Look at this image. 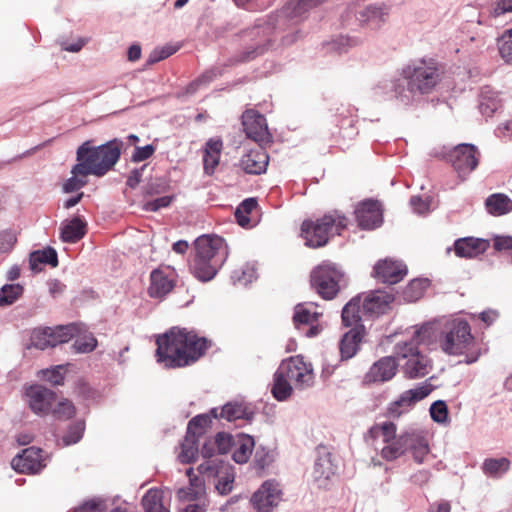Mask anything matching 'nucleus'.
<instances>
[{
  "label": "nucleus",
  "mask_w": 512,
  "mask_h": 512,
  "mask_svg": "<svg viewBox=\"0 0 512 512\" xmlns=\"http://www.w3.org/2000/svg\"><path fill=\"white\" fill-rule=\"evenodd\" d=\"M363 316L360 296L352 298L342 309V321L345 326L359 327Z\"/></svg>",
  "instance_id": "39"
},
{
  "label": "nucleus",
  "mask_w": 512,
  "mask_h": 512,
  "mask_svg": "<svg viewBox=\"0 0 512 512\" xmlns=\"http://www.w3.org/2000/svg\"><path fill=\"white\" fill-rule=\"evenodd\" d=\"M24 292L21 284H5L0 288V307L14 304Z\"/></svg>",
  "instance_id": "46"
},
{
  "label": "nucleus",
  "mask_w": 512,
  "mask_h": 512,
  "mask_svg": "<svg viewBox=\"0 0 512 512\" xmlns=\"http://www.w3.org/2000/svg\"><path fill=\"white\" fill-rule=\"evenodd\" d=\"M157 362L165 368H177L197 361L207 349V340L185 328H172L156 340Z\"/></svg>",
  "instance_id": "3"
},
{
  "label": "nucleus",
  "mask_w": 512,
  "mask_h": 512,
  "mask_svg": "<svg viewBox=\"0 0 512 512\" xmlns=\"http://www.w3.org/2000/svg\"><path fill=\"white\" fill-rule=\"evenodd\" d=\"M430 416L432 420L439 424L448 422V408L444 401L437 400L430 406Z\"/></svg>",
  "instance_id": "58"
},
{
  "label": "nucleus",
  "mask_w": 512,
  "mask_h": 512,
  "mask_svg": "<svg viewBox=\"0 0 512 512\" xmlns=\"http://www.w3.org/2000/svg\"><path fill=\"white\" fill-rule=\"evenodd\" d=\"M282 489L280 484L269 479L253 493L250 502L254 512H273L282 501Z\"/></svg>",
  "instance_id": "13"
},
{
  "label": "nucleus",
  "mask_w": 512,
  "mask_h": 512,
  "mask_svg": "<svg viewBox=\"0 0 512 512\" xmlns=\"http://www.w3.org/2000/svg\"><path fill=\"white\" fill-rule=\"evenodd\" d=\"M11 466L20 473L40 472L46 466L42 449L36 447L24 449L21 454L12 459Z\"/></svg>",
  "instance_id": "16"
},
{
  "label": "nucleus",
  "mask_w": 512,
  "mask_h": 512,
  "mask_svg": "<svg viewBox=\"0 0 512 512\" xmlns=\"http://www.w3.org/2000/svg\"><path fill=\"white\" fill-rule=\"evenodd\" d=\"M276 452L273 449L262 445L256 448L253 463L256 469L264 470L268 468L275 460Z\"/></svg>",
  "instance_id": "48"
},
{
  "label": "nucleus",
  "mask_w": 512,
  "mask_h": 512,
  "mask_svg": "<svg viewBox=\"0 0 512 512\" xmlns=\"http://www.w3.org/2000/svg\"><path fill=\"white\" fill-rule=\"evenodd\" d=\"M510 467V461L505 458H488L482 464L483 473L489 477H500L505 474Z\"/></svg>",
  "instance_id": "42"
},
{
  "label": "nucleus",
  "mask_w": 512,
  "mask_h": 512,
  "mask_svg": "<svg viewBox=\"0 0 512 512\" xmlns=\"http://www.w3.org/2000/svg\"><path fill=\"white\" fill-rule=\"evenodd\" d=\"M123 145L118 138L98 146H93L91 140L83 142L76 150L77 169L96 177L105 176L119 161Z\"/></svg>",
  "instance_id": "6"
},
{
  "label": "nucleus",
  "mask_w": 512,
  "mask_h": 512,
  "mask_svg": "<svg viewBox=\"0 0 512 512\" xmlns=\"http://www.w3.org/2000/svg\"><path fill=\"white\" fill-rule=\"evenodd\" d=\"M75 412V406L67 399L60 401L52 410L53 416L59 420L70 419L75 415Z\"/></svg>",
  "instance_id": "60"
},
{
  "label": "nucleus",
  "mask_w": 512,
  "mask_h": 512,
  "mask_svg": "<svg viewBox=\"0 0 512 512\" xmlns=\"http://www.w3.org/2000/svg\"><path fill=\"white\" fill-rule=\"evenodd\" d=\"M369 433L372 438H381L384 444L398 437L397 426L390 421L375 424L370 428Z\"/></svg>",
  "instance_id": "43"
},
{
  "label": "nucleus",
  "mask_w": 512,
  "mask_h": 512,
  "mask_svg": "<svg viewBox=\"0 0 512 512\" xmlns=\"http://www.w3.org/2000/svg\"><path fill=\"white\" fill-rule=\"evenodd\" d=\"M429 282L427 279L412 280L403 292V297L408 302H415L422 297Z\"/></svg>",
  "instance_id": "49"
},
{
  "label": "nucleus",
  "mask_w": 512,
  "mask_h": 512,
  "mask_svg": "<svg viewBox=\"0 0 512 512\" xmlns=\"http://www.w3.org/2000/svg\"><path fill=\"white\" fill-rule=\"evenodd\" d=\"M235 441V435H231L225 432H219L214 437V444H216L218 454H226L232 451L233 444Z\"/></svg>",
  "instance_id": "59"
},
{
  "label": "nucleus",
  "mask_w": 512,
  "mask_h": 512,
  "mask_svg": "<svg viewBox=\"0 0 512 512\" xmlns=\"http://www.w3.org/2000/svg\"><path fill=\"white\" fill-rule=\"evenodd\" d=\"M78 332L76 324L57 326L54 328H36L30 336V345L37 349H47L70 341Z\"/></svg>",
  "instance_id": "10"
},
{
  "label": "nucleus",
  "mask_w": 512,
  "mask_h": 512,
  "mask_svg": "<svg viewBox=\"0 0 512 512\" xmlns=\"http://www.w3.org/2000/svg\"><path fill=\"white\" fill-rule=\"evenodd\" d=\"M256 278V269L252 264H246L242 268L234 270L231 275L233 283L241 286H247Z\"/></svg>",
  "instance_id": "50"
},
{
  "label": "nucleus",
  "mask_w": 512,
  "mask_h": 512,
  "mask_svg": "<svg viewBox=\"0 0 512 512\" xmlns=\"http://www.w3.org/2000/svg\"><path fill=\"white\" fill-rule=\"evenodd\" d=\"M269 157L262 148H256L248 151L240 159V167L247 174H261L267 169Z\"/></svg>",
  "instance_id": "28"
},
{
  "label": "nucleus",
  "mask_w": 512,
  "mask_h": 512,
  "mask_svg": "<svg viewBox=\"0 0 512 512\" xmlns=\"http://www.w3.org/2000/svg\"><path fill=\"white\" fill-rule=\"evenodd\" d=\"M211 414L213 415V418H221L229 422H233L238 419L250 420L252 418V412L249 411L246 406L237 402H229L225 404L220 409V412H218V408H213L211 410Z\"/></svg>",
  "instance_id": "33"
},
{
  "label": "nucleus",
  "mask_w": 512,
  "mask_h": 512,
  "mask_svg": "<svg viewBox=\"0 0 512 512\" xmlns=\"http://www.w3.org/2000/svg\"><path fill=\"white\" fill-rule=\"evenodd\" d=\"M195 255L203 256L210 262L221 260V266L228 258L229 250L227 243L220 236L202 235L195 240Z\"/></svg>",
  "instance_id": "15"
},
{
  "label": "nucleus",
  "mask_w": 512,
  "mask_h": 512,
  "mask_svg": "<svg viewBox=\"0 0 512 512\" xmlns=\"http://www.w3.org/2000/svg\"><path fill=\"white\" fill-rule=\"evenodd\" d=\"M85 424L83 421H78L71 425L67 433L63 436L62 442L64 446H69L77 443L83 436Z\"/></svg>",
  "instance_id": "57"
},
{
  "label": "nucleus",
  "mask_w": 512,
  "mask_h": 512,
  "mask_svg": "<svg viewBox=\"0 0 512 512\" xmlns=\"http://www.w3.org/2000/svg\"><path fill=\"white\" fill-rule=\"evenodd\" d=\"M221 260L222 259L210 262L204 259L203 256L194 255L190 263V271L198 280L202 282L210 281L222 267Z\"/></svg>",
  "instance_id": "31"
},
{
  "label": "nucleus",
  "mask_w": 512,
  "mask_h": 512,
  "mask_svg": "<svg viewBox=\"0 0 512 512\" xmlns=\"http://www.w3.org/2000/svg\"><path fill=\"white\" fill-rule=\"evenodd\" d=\"M458 176L464 180L478 166L479 151L473 144L456 145L447 155Z\"/></svg>",
  "instance_id": "12"
},
{
  "label": "nucleus",
  "mask_w": 512,
  "mask_h": 512,
  "mask_svg": "<svg viewBox=\"0 0 512 512\" xmlns=\"http://www.w3.org/2000/svg\"><path fill=\"white\" fill-rule=\"evenodd\" d=\"M335 469L329 453L320 455L314 463L312 481L320 489H326L330 485Z\"/></svg>",
  "instance_id": "26"
},
{
  "label": "nucleus",
  "mask_w": 512,
  "mask_h": 512,
  "mask_svg": "<svg viewBox=\"0 0 512 512\" xmlns=\"http://www.w3.org/2000/svg\"><path fill=\"white\" fill-rule=\"evenodd\" d=\"M489 247V242L481 238L466 237L455 241L454 250L457 256L475 258L483 254Z\"/></svg>",
  "instance_id": "30"
},
{
  "label": "nucleus",
  "mask_w": 512,
  "mask_h": 512,
  "mask_svg": "<svg viewBox=\"0 0 512 512\" xmlns=\"http://www.w3.org/2000/svg\"><path fill=\"white\" fill-rule=\"evenodd\" d=\"M218 481L215 485L216 490L221 495L229 494L233 489V482L235 479L234 472L228 466H225L224 470L217 475Z\"/></svg>",
  "instance_id": "53"
},
{
  "label": "nucleus",
  "mask_w": 512,
  "mask_h": 512,
  "mask_svg": "<svg viewBox=\"0 0 512 512\" xmlns=\"http://www.w3.org/2000/svg\"><path fill=\"white\" fill-rule=\"evenodd\" d=\"M315 383L314 368L302 355L283 360L274 374L272 394L278 401L288 399L293 389L305 390Z\"/></svg>",
  "instance_id": "5"
},
{
  "label": "nucleus",
  "mask_w": 512,
  "mask_h": 512,
  "mask_svg": "<svg viewBox=\"0 0 512 512\" xmlns=\"http://www.w3.org/2000/svg\"><path fill=\"white\" fill-rule=\"evenodd\" d=\"M432 390L431 384L424 383L403 392L397 400L388 405L386 416L389 418H399L402 414L409 411L415 403L427 397Z\"/></svg>",
  "instance_id": "14"
},
{
  "label": "nucleus",
  "mask_w": 512,
  "mask_h": 512,
  "mask_svg": "<svg viewBox=\"0 0 512 512\" xmlns=\"http://www.w3.org/2000/svg\"><path fill=\"white\" fill-rule=\"evenodd\" d=\"M405 452L410 451L414 461L418 464L424 462L430 452L429 442L424 430L410 427L403 431Z\"/></svg>",
  "instance_id": "17"
},
{
  "label": "nucleus",
  "mask_w": 512,
  "mask_h": 512,
  "mask_svg": "<svg viewBox=\"0 0 512 512\" xmlns=\"http://www.w3.org/2000/svg\"><path fill=\"white\" fill-rule=\"evenodd\" d=\"M398 366L399 364L394 357H382L370 367L364 376V382L366 384L387 382L396 375Z\"/></svg>",
  "instance_id": "20"
},
{
  "label": "nucleus",
  "mask_w": 512,
  "mask_h": 512,
  "mask_svg": "<svg viewBox=\"0 0 512 512\" xmlns=\"http://www.w3.org/2000/svg\"><path fill=\"white\" fill-rule=\"evenodd\" d=\"M431 197L412 196L410 206L416 214L423 215L431 210Z\"/></svg>",
  "instance_id": "64"
},
{
  "label": "nucleus",
  "mask_w": 512,
  "mask_h": 512,
  "mask_svg": "<svg viewBox=\"0 0 512 512\" xmlns=\"http://www.w3.org/2000/svg\"><path fill=\"white\" fill-rule=\"evenodd\" d=\"M255 447L254 438L248 434H235V441L232 449V459L238 464H245L249 461Z\"/></svg>",
  "instance_id": "32"
},
{
  "label": "nucleus",
  "mask_w": 512,
  "mask_h": 512,
  "mask_svg": "<svg viewBox=\"0 0 512 512\" xmlns=\"http://www.w3.org/2000/svg\"><path fill=\"white\" fill-rule=\"evenodd\" d=\"M220 74V70L217 68H212L210 70L205 71L202 75H200L195 81L189 84L187 87V93H194L197 89L202 86L213 81Z\"/></svg>",
  "instance_id": "61"
},
{
  "label": "nucleus",
  "mask_w": 512,
  "mask_h": 512,
  "mask_svg": "<svg viewBox=\"0 0 512 512\" xmlns=\"http://www.w3.org/2000/svg\"><path fill=\"white\" fill-rule=\"evenodd\" d=\"M432 326L424 324L415 327L411 342L399 343L395 347V353L403 364V371L408 378L424 377L430 371L429 359L418 351L417 344L424 343L431 335Z\"/></svg>",
  "instance_id": "7"
},
{
  "label": "nucleus",
  "mask_w": 512,
  "mask_h": 512,
  "mask_svg": "<svg viewBox=\"0 0 512 512\" xmlns=\"http://www.w3.org/2000/svg\"><path fill=\"white\" fill-rule=\"evenodd\" d=\"M346 225L344 215L337 211L329 212L316 221L305 220L301 225V237L310 248L322 247L331 236L339 235Z\"/></svg>",
  "instance_id": "8"
},
{
  "label": "nucleus",
  "mask_w": 512,
  "mask_h": 512,
  "mask_svg": "<svg viewBox=\"0 0 512 512\" xmlns=\"http://www.w3.org/2000/svg\"><path fill=\"white\" fill-rule=\"evenodd\" d=\"M323 313L313 302L300 303L294 308L293 323L295 328L308 338L318 336L323 330L320 318Z\"/></svg>",
  "instance_id": "11"
},
{
  "label": "nucleus",
  "mask_w": 512,
  "mask_h": 512,
  "mask_svg": "<svg viewBox=\"0 0 512 512\" xmlns=\"http://www.w3.org/2000/svg\"><path fill=\"white\" fill-rule=\"evenodd\" d=\"M389 14L390 6L387 4H371L358 11L357 19L361 25L377 30L388 20Z\"/></svg>",
  "instance_id": "23"
},
{
  "label": "nucleus",
  "mask_w": 512,
  "mask_h": 512,
  "mask_svg": "<svg viewBox=\"0 0 512 512\" xmlns=\"http://www.w3.org/2000/svg\"><path fill=\"white\" fill-rule=\"evenodd\" d=\"M145 512H170L164 502V491L158 488L149 489L142 498Z\"/></svg>",
  "instance_id": "37"
},
{
  "label": "nucleus",
  "mask_w": 512,
  "mask_h": 512,
  "mask_svg": "<svg viewBox=\"0 0 512 512\" xmlns=\"http://www.w3.org/2000/svg\"><path fill=\"white\" fill-rule=\"evenodd\" d=\"M65 366L58 365L52 368L43 369L39 372L41 379L52 385H62L64 383Z\"/></svg>",
  "instance_id": "56"
},
{
  "label": "nucleus",
  "mask_w": 512,
  "mask_h": 512,
  "mask_svg": "<svg viewBox=\"0 0 512 512\" xmlns=\"http://www.w3.org/2000/svg\"><path fill=\"white\" fill-rule=\"evenodd\" d=\"M497 46L501 58L508 64H512V28L506 30L497 40Z\"/></svg>",
  "instance_id": "51"
},
{
  "label": "nucleus",
  "mask_w": 512,
  "mask_h": 512,
  "mask_svg": "<svg viewBox=\"0 0 512 512\" xmlns=\"http://www.w3.org/2000/svg\"><path fill=\"white\" fill-rule=\"evenodd\" d=\"M78 163L72 166L71 169V177H69L62 185V190L64 193H73L81 188H83L87 184V177L89 176L88 172L84 169H77Z\"/></svg>",
  "instance_id": "41"
},
{
  "label": "nucleus",
  "mask_w": 512,
  "mask_h": 512,
  "mask_svg": "<svg viewBox=\"0 0 512 512\" xmlns=\"http://www.w3.org/2000/svg\"><path fill=\"white\" fill-rule=\"evenodd\" d=\"M407 274L406 265L392 259L380 260L374 267V277L383 283L396 284Z\"/></svg>",
  "instance_id": "21"
},
{
  "label": "nucleus",
  "mask_w": 512,
  "mask_h": 512,
  "mask_svg": "<svg viewBox=\"0 0 512 512\" xmlns=\"http://www.w3.org/2000/svg\"><path fill=\"white\" fill-rule=\"evenodd\" d=\"M362 330L354 327L345 333L340 341V355L342 359H350L357 353L362 341Z\"/></svg>",
  "instance_id": "34"
},
{
  "label": "nucleus",
  "mask_w": 512,
  "mask_h": 512,
  "mask_svg": "<svg viewBox=\"0 0 512 512\" xmlns=\"http://www.w3.org/2000/svg\"><path fill=\"white\" fill-rule=\"evenodd\" d=\"M326 0H290L282 9L279 14L283 15L281 21L284 22V17L294 23H299L308 17L309 12L325 2Z\"/></svg>",
  "instance_id": "25"
},
{
  "label": "nucleus",
  "mask_w": 512,
  "mask_h": 512,
  "mask_svg": "<svg viewBox=\"0 0 512 512\" xmlns=\"http://www.w3.org/2000/svg\"><path fill=\"white\" fill-rule=\"evenodd\" d=\"M393 297L383 291H372L368 293L361 302L362 312L365 317L374 318L385 313Z\"/></svg>",
  "instance_id": "24"
},
{
  "label": "nucleus",
  "mask_w": 512,
  "mask_h": 512,
  "mask_svg": "<svg viewBox=\"0 0 512 512\" xmlns=\"http://www.w3.org/2000/svg\"><path fill=\"white\" fill-rule=\"evenodd\" d=\"M440 81L438 62L431 57H422L409 61L397 75L378 81L373 91L375 96L411 106L431 94Z\"/></svg>",
  "instance_id": "1"
},
{
  "label": "nucleus",
  "mask_w": 512,
  "mask_h": 512,
  "mask_svg": "<svg viewBox=\"0 0 512 512\" xmlns=\"http://www.w3.org/2000/svg\"><path fill=\"white\" fill-rule=\"evenodd\" d=\"M189 477V487L187 491L181 489L179 491L180 497H189L190 499H198L205 494V478L194 474L193 468H189L186 471Z\"/></svg>",
  "instance_id": "40"
},
{
  "label": "nucleus",
  "mask_w": 512,
  "mask_h": 512,
  "mask_svg": "<svg viewBox=\"0 0 512 512\" xmlns=\"http://www.w3.org/2000/svg\"><path fill=\"white\" fill-rule=\"evenodd\" d=\"M403 432L391 442L385 443L381 449V456L387 461H393L405 453Z\"/></svg>",
  "instance_id": "45"
},
{
  "label": "nucleus",
  "mask_w": 512,
  "mask_h": 512,
  "mask_svg": "<svg viewBox=\"0 0 512 512\" xmlns=\"http://www.w3.org/2000/svg\"><path fill=\"white\" fill-rule=\"evenodd\" d=\"M355 215L358 225L365 230L378 228L383 222L381 205L377 201L368 200L360 203Z\"/></svg>",
  "instance_id": "19"
},
{
  "label": "nucleus",
  "mask_w": 512,
  "mask_h": 512,
  "mask_svg": "<svg viewBox=\"0 0 512 512\" xmlns=\"http://www.w3.org/2000/svg\"><path fill=\"white\" fill-rule=\"evenodd\" d=\"M78 332L76 334L77 338L74 341L73 349L76 353H89L93 351L97 346V340L92 334H87L83 336H78L80 333V328L77 326ZM75 337V335L73 336Z\"/></svg>",
  "instance_id": "55"
},
{
  "label": "nucleus",
  "mask_w": 512,
  "mask_h": 512,
  "mask_svg": "<svg viewBox=\"0 0 512 512\" xmlns=\"http://www.w3.org/2000/svg\"><path fill=\"white\" fill-rule=\"evenodd\" d=\"M360 40L350 36H339L326 43L325 47L328 52L338 54L346 53L350 48L357 46Z\"/></svg>",
  "instance_id": "47"
},
{
  "label": "nucleus",
  "mask_w": 512,
  "mask_h": 512,
  "mask_svg": "<svg viewBox=\"0 0 512 512\" xmlns=\"http://www.w3.org/2000/svg\"><path fill=\"white\" fill-rule=\"evenodd\" d=\"M279 13L270 14L258 19L254 26L245 32V38L250 41L247 50L244 52L242 60L249 61L258 55H261L273 43L279 39L283 47L296 43L303 37V32L295 26L296 23L284 17Z\"/></svg>",
  "instance_id": "2"
},
{
  "label": "nucleus",
  "mask_w": 512,
  "mask_h": 512,
  "mask_svg": "<svg viewBox=\"0 0 512 512\" xmlns=\"http://www.w3.org/2000/svg\"><path fill=\"white\" fill-rule=\"evenodd\" d=\"M311 285L323 299L331 300L347 285V280L338 265L325 261L311 272Z\"/></svg>",
  "instance_id": "9"
},
{
  "label": "nucleus",
  "mask_w": 512,
  "mask_h": 512,
  "mask_svg": "<svg viewBox=\"0 0 512 512\" xmlns=\"http://www.w3.org/2000/svg\"><path fill=\"white\" fill-rule=\"evenodd\" d=\"M211 421V417L207 414L197 415L189 421L187 433L196 436L198 439L211 424Z\"/></svg>",
  "instance_id": "54"
},
{
  "label": "nucleus",
  "mask_w": 512,
  "mask_h": 512,
  "mask_svg": "<svg viewBox=\"0 0 512 512\" xmlns=\"http://www.w3.org/2000/svg\"><path fill=\"white\" fill-rule=\"evenodd\" d=\"M41 264H49L52 267L58 265V257L55 249L48 247L43 250L34 251L30 254L29 265L34 272L41 270Z\"/></svg>",
  "instance_id": "38"
},
{
  "label": "nucleus",
  "mask_w": 512,
  "mask_h": 512,
  "mask_svg": "<svg viewBox=\"0 0 512 512\" xmlns=\"http://www.w3.org/2000/svg\"><path fill=\"white\" fill-rule=\"evenodd\" d=\"M489 15L498 18L507 13H512V0H495L489 7Z\"/></svg>",
  "instance_id": "63"
},
{
  "label": "nucleus",
  "mask_w": 512,
  "mask_h": 512,
  "mask_svg": "<svg viewBox=\"0 0 512 512\" xmlns=\"http://www.w3.org/2000/svg\"><path fill=\"white\" fill-rule=\"evenodd\" d=\"M87 231L86 221L79 215L65 219L60 225V239L64 243H76Z\"/></svg>",
  "instance_id": "27"
},
{
  "label": "nucleus",
  "mask_w": 512,
  "mask_h": 512,
  "mask_svg": "<svg viewBox=\"0 0 512 512\" xmlns=\"http://www.w3.org/2000/svg\"><path fill=\"white\" fill-rule=\"evenodd\" d=\"M441 351L449 356H464L466 364L475 363L482 354V347L463 318H451L444 322L438 335Z\"/></svg>",
  "instance_id": "4"
},
{
  "label": "nucleus",
  "mask_w": 512,
  "mask_h": 512,
  "mask_svg": "<svg viewBox=\"0 0 512 512\" xmlns=\"http://www.w3.org/2000/svg\"><path fill=\"white\" fill-rule=\"evenodd\" d=\"M25 395L29 407L38 415L49 413L56 399V394L52 390L37 384L29 386Z\"/></svg>",
  "instance_id": "18"
},
{
  "label": "nucleus",
  "mask_w": 512,
  "mask_h": 512,
  "mask_svg": "<svg viewBox=\"0 0 512 512\" xmlns=\"http://www.w3.org/2000/svg\"><path fill=\"white\" fill-rule=\"evenodd\" d=\"M223 150V141L218 138H210L203 148V169L206 175H213L220 162Z\"/></svg>",
  "instance_id": "29"
},
{
  "label": "nucleus",
  "mask_w": 512,
  "mask_h": 512,
  "mask_svg": "<svg viewBox=\"0 0 512 512\" xmlns=\"http://www.w3.org/2000/svg\"><path fill=\"white\" fill-rule=\"evenodd\" d=\"M198 439L196 436L186 433V436L181 443V451L178 459L183 464L192 462L198 453Z\"/></svg>",
  "instance_id": "44"
},
{
  "label": "nucleus",
  "mask_w": 512,
  "mask_h": 512,
  "mask_svg": "<svg viewBox=\"0 0 512 512\" xmlns=\"http://www.w3.org/2000/svg\"><path fill=\"white\" fill-rule=\"evenodd\" d=\"M206 460L201 463L197 470L203 478H212L221 473L225 466L218 459L205 458Z\"/></svg>",
  "instance_id": "52"
},
{
  "label": "nucleus",
  "mask_w": 512,
  "mask_h": 512,
  "mask_svg": "<svg viewBox=\"0 0 512 512\" xmlns=\"http://www.w3.org/2000/svg\"><path fill=\"white\" fill-rule=\"evenodd\" d=\"M485 208L492 216H502L512 211V200L503 193H494L485 200Z\"/></svg>",
  "instance_id": "35"
},
{
  "label": "nucleus",
  "mask_w": 512,
  "mask_h": 512,
  "mask_svg": "<svg viewBox=\"0 0 512 512\" xmlns=\"http://www.w3.org/2000/svg\"><path fill=\"white\" fill-rule=\"evenodd\" d=\"M242 124L247 137L255 142L265 141L269 136L265 117L254 110L243 113Z\"/></svg>",
  "instance_id": "22"
},
{
  "label": "nucleus",
  "mask_w": 512,
  "mask_h": 512,
  "mask_svg": "<svg viewBox=\"0 0 512 512\" xmlns=\"http://www.w3.org/2000/svg\"><path fill=\"white\" fill-rule=\"evenodd\" d=\"M275 0H233L236 6L248 11H262L269 8Z\"/></svg>",
  "instance_id": "62"
},
{
  "label": "nucleus",
  "mask_w": 512,
  "mask_h": 512,
  "mask_svg": "<svg viewBox=\"0 0 512 512\" xmlns=\"http://www.w3.org/2000/svg\"><path fill=\"white\" fill-rule=\"evenodd\" d=\"M150 280L151 283L148 288V293L152 298H162L173 288L172 280L160 270L152 271Z\"/></svg>",
  "instance_id": "36"
}]
</instances>
